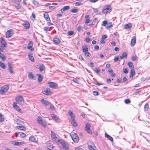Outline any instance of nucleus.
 I'll use <instances>...</instances> for the list:
<instances>
[{
	"mask_svg": "<svg viewBox=\"0 0 150 150\" xmlns=\"http://www.w3.org/2000/svg\"><path fill=\"white\" fill-rule=\"evenodd\" d=\"M136 38H132L131 42L130 45L132 47L134 46L136 43Z\"/></svg>",
	"mask_w": 150,
	"mask_h": 150,
	"instance_id": "obj_27",
	"label": "nucleus"
},
{
	"mask_svg": "<svg viewBox=\"0 0 150 150\" xmlns=\"http://www.w3.org/2000/svg\"><path fill=\"white\" fill-rule=\"evenodd\" d=\"M82 29V27L79 25L77 28L76 30L78 32H80Z\"/></svg>",
	"mask_w": 150,
	"mask_h": 150,
	"instance_id": "obj_52",
	"label": "nucleus"
},
{
	"mask_svg": "<svg viewBox=\"0 0 150 150\" xmlns=\"http://www.w3.org/2000/svg\"><path fill=\"white\" fill-rule=\"evenodd\" d=\"M14 144H13L14 145L16 146H19L21 145H22L24 143L22 142H14Z\"/></svg>",
	"mask_w": 150,
	"mask_h": 150,
	"instance_id": "obj_41",
	"label": "nucleus"
},
{
	"mask_svg": "<svg viewBox=\"0 0 150 150\" xmlns=\"http://www.w3.org/2000/svg\"><path fill=\"white\" fill-rule=\"evenodd\" d=\"M17 128L20 130H24L26 129L25 127L23 126H17Z\"/></svg>",
	"mask_w": 150,
	"mask_h": 150,
	"instance_id": "obj_40",
	"label": "nucleus"
},
{
	"mask_svg": "<svg viewBox=\"0 0 150 150\" xmlns=\"http://www.w3.org/2000/svg\"><path fill=\"white\" fill-rule=\"evenodd\" d=\"M88 148L90 150H98V149L95 146H93V147H89Z\"/></svg>",
	"mask_w": 150,
	"mask_h": 150,
	"instance_id": "obj_49",
	"label": "nucleus"
},
{
	"mask_svg": "<svg viewBox=\"0 0 150 150\" xmlns=\"http://www.w3.org/2000/svg\"><path fill=\"white\" fill-rule=\"evenodd\" d=\"M135 70L134 68L131 69L130 70V78H132L133 76L135 74Z\"/></svg>",
	"mask_w": 150,
	"mask_h": 150,
	"instance_id": "obj_23",
	"label": "nucleus"
},
{
	"mask_svg": "<svg viewBox=\"0 0 150 150\" xmlns=\"http://www.w3.org/2000/svg\"><path fill=\"white\" fill-rule=\"evenodd\" d=\"M127 65L129 67L130 69L134 68L133 64L132 62H129L128 63Z\"/></svg>",
	"mask_w": 150,
	"mask_h": 150,
	"instance_id": "obj_42",
	"label": "nucleus"
},
{
	"mask_svg": "<svg viewBox=\"0 0 150 150\" xmlns=\"http://www.w3.org/2000/svg\"><path fill=\"white\" fill-rule=\"evenodd\" d=\"M127 54L125 52H123L122 54V55L120 56V58L121 59H122L124 58H127Z\"/></svg>",
	"mask_w": 150,
	"mask_h": 150,
	"instance_id": "obj_34",
	"label": "nucleus"
},
{
	"mask_svg": "<svg viewBox=\"0 0 150 150\" xmlns=\"http://www.w3.org/2000/svg\"><path fill=\"white\" fill-rule=\"evenodd\" d=\"M4 120V118L3 117V115L0 114V122H3Z\"/></svg>",
	"mask_w": 150,
	"mask_h": 150,
	"instance_id": "obj_46",
	"label": "nucleus"
},
{
	"mask_svg": "<svg viewBox=\"0 0 150 150\" xmlns=\"http://www.w3.org/2000/svg\"><path fill=\"white\" fill-rule=\"evenodd\" d=\"M0 58L3 61H4L6 59V57L0 52Z\"/></svg>",
	"mask_w": 150,
	"mask_h": 150,
	"instance_id": "obj_33",
	"label": "nucleus"
},
{
	"mask_svg": "<svg viewBox=\"0 0 150 150\" xmlns=\"http://www.w3.org/2000/svg\"><path fill=\"white\" fill-rule=\"evenodd\" d=\"M51 137L52 139L54 140L55 142L59 141L57 137L56 136L55 134L53 132H51Z\"/></svg>",
	"mask_w": 150,
	"mask_h": 150,
	"instance_id": "obj_15",
	"label": "nucleus"
},
{
	"mask_svg": "<svg viewBox=\"0 0 150 150\" xmlns=\"http://www.w3.org/2000/svg\"><path fill=\"white\" fill-rule=\"evenodd\" d=\"M37 76L38 77V82H40L42 81L43 79L42 76L40 74H37Z\"/></svg>",
	"mask_w": 150,
	"mask_h": 150,
	"instance_id": "obj_26",
	"label": "nucleus"
},
{
	"mask_svg": "<svg viewBox=\"0 0 150 150\" xmlns=\"http://www.w3.org/2000/svg\"><path fill=\"white\" fill-rule=\"evenodd\" d=\"M41 102L45 105H47L49 104L50 103L47 101L43 99L41 100Z\"/></svg>",
	"mask_w": 150,
	"mask_h": 150,
	"instance_id": "obj_25",
	"label": "nucleus"
},
{
	"mask_svg": "<svg viewBox=\"0 0 150 150\" xmlns=\"http://www.w3.org/2000/svg\"><path fill=\"white\" fill-rule=\"evenodd\" d=\"M9 86L8 85H5L2 87L0 90V93L3 94L7 92L9 88Z\"/></svg>",
	"mask_w": 150,
	"mask_h": 150,
	"instance_id": "obj_6",
	"label": "nucleus"
},
{
	"mask_svg": "<svg viewBox=\"0 0 150 150\" xmlns=\"http://www.w3.org/2000/svg\"><path fill=\"white\" fill-rule=\"evenodd\" d=\"M60 142L62 145L64 149L67 150L69 149V145L66 142L64 141L61 140Z\"/></svg>",
	"mask_w": 150,
	"mask_h": 150,
	"instance_id": "obj_10",
	"label": "nucleus"
},
{
	"mask_svg": "<svg viewBox=\"0 0 150 150\" xmlns=\"http://www.w3.org/2000/svg\"><path fill=\"white\" fill-rule=\"evenodd\" d=\"M20 136L21 137H24L26 136L25 134L23 132H19L17 134L16 136Z\"/></svg>",
	"mask_w": 150,
	"mask_h": 150,
	"instance_id": "obj_24",
	"label": "nucleus"
},
{
	"mask_svg": "<svg viewBox=\"0 0 150 150\" xmlns=\"http://www.w3.org/2000/svg\"><path fill=\"white\" fill-rule=\"evenodd\" d=\"M44 17L47 21H51L50 18L49 17L48 12H45L44 14Z\"/></svg>",
	"mask_w": 150,
	"mask_h": 150,
	"instance_id": "obj_16",
	"label": "nucleus"
},
{
	"mask_svg": "<svg viewBox=\"0 0 150 150\" xmlns=\"http://www.w3.org/2000/svg\"><path fill=\"white\" fill-rule=\"evenodd\" d=\"M51 117L55 121L57 122H60V119L59 117H57L56 115H55L51 114Z\"/></svg>",
	"mask_w": 150,
	"mask_h": 150,
	"instance_id": "obj_17",
	"label": "nucleus"
},
{
	"mask_svg": "<svg viewBox=\"0 0 150 150\" xmlns=\"http://www.w3.org/2000/svg\"><path fill=\"white\" fill-rule=\"evenodd\" d=\"M0 66L3 69L6 68V65L5 64L1 61H0Z\"/></svg>",
	"mask_w": 150,
	"mask_h": 150,
	"instance_id": "obj_44",
	"label": "nucleus"
},
{
	"mask_svg": "<svg viewBox=\"0 0 150 150\" xmlns=\"http://www.w3.org/2000/svg\"><path fill=\"white\" fill-rule=\"evenodd\" d=\"M132 26V24L131 23H129L125 25L124 26V28L125 29L128 30L131 28Z\"/></svg>",
	"mask_w": 150,
	"mask_h": 150,
	"instance_id": "obj_20",
	"label": "nucleus"
},
{
	"mask_svg": "<svg viewBox=\"0 0 150 150\" xmlns=\"http://www.w3.org/2000/svg\"><path fill=\"white\" fill-rule=\"evenodd\" d=\"M8 66L9 72L11 74L13 73V67L11 63L8 62Z\"/></svg>",
	"mask_w": 150,
	"mask_h": 150,
	"instance_id": "obj_19",
	"label": "nucleus"
},
{
	"mask_svg": "<svg viewBox=\"0 0 150 150\" xmlns=\"http://www.w3.org/2000/svg\"><path fill=\"white\" fill-rule=\"evenodd\" d=\"M35 15L34 13H32L30 18L33 21H34L35 19Z\"/></svg>",
	"mask_w": 150,
	"mask_h": 150,
	"instance_id": "obj_38",
	"label": "nucleus"
},
{
	"mask_svg": "<svg viewBox=\"0 0 150 150\" xmlns=\"http://www.w3.org/2000/svg\"><path fill=\"white\" fill-rule=\"evenodd\" d=\"M123 80L124 82H125V81H128L127 79L125 76L123 77Z\"/></svg>",
	"mask_w": 150,
	"mask_h": 150,
	"instance_id": "obj_63",
	"label": "nucleus"
},
{
	"mask_svg": "<svg viewBox=\"0 0 150 150\" xmlns=\"http://www.w3.org/2000/svg\"><path fill=\"white\" fill-rule=\"evenodd\" d=\"M87 144L88 145V148L91 147H93V146H95L94 143L91 141H88Z\"/></svg>",
	"mask_w": 150,
	"mask_h": 150,
	"instance_id": "obj_35",
	"label": "nucleus"
},
{
	"mask_svg": "<svg viewBox=\"0 0 150 150\" xmlns=\"http://www.w3.org/2000/svg\"><path fill=\"white\" fill-rule=\"evenodd\" d=\"M53 41L56 44H59L60 42V40L58 38H53Z\"/></svg>",
	"mask_w": 150,
	"mask_h": 150,
	"instance_id": "obj_28",
	"label": "nucleus"
},
{
	"mask_svg": "<svg viewBox=\"0 0 150 150\" xmlns=\"http://www.w3.org/2000/svg\"><path fill=\"white\" fill-rule=\"evenodd\" d=\"M74 34V32L73 31H69L68 32V34L69 35H71Z\"/></svg>",
	"mask_w": 150,
	"mask_h": 150,
	"instance_id": "obj_54",
	"label": "nucleus"
},
{
	"mask_svg": "<svg viewBox=\"0 0 150 150\" xmlns=\"http://www.w3.org/2000/svg\"><path fill=\"white\" fill-rule=\"evenodd\" d=\"M71 137L75 143H78L79 141V138L78 135L73 132H71L70 134Z\"/></svg>",
	"mask_w": 150,
	"mask_h": 150,
	"instance_id": "obj_1",
	"label": "nucleus"
},
{
	"mask_svg": "<svg viewBox=\"0 0 150 150\" xmlns=\"http://www.w3.org/2000/svg\"><path fill=\"white\" fill-rule=\"evenodd\" d=\"M55 7L54 6H51L49 7V8L50 10H53L55 9Z\"/></svg>",
	"mask_w": 150,
	"mask_h": 150,
	"instance_id": "obj_64",
	"label": "nucleus"
},
{
	"mask_svg": "<svg viewBox=\"0 0 150 150\" xmlns=\"http://www.w3.org/2000/svg\"><path fill=\"white\" fill-rule=\"evenodd\" d=\"M33 45V42L30 41L28 45L27 48L29 50H31V51H33L34 50V48L32 47Z\"/></svg>",
	"mask_w": 150,
	"mask_h": 150,
	"instance_id": "obj_18",
	"label": "nucleus"
},
{
	"mask_svg": "<svg viewBox=\"0 0 150 150\" xmlns=\"http://www.w3.org/2000/svg\"><path fill=\"white\" fill-rule=\"evenodd\" d=\"M144 108L145 111H147L149 109V104L146 103L144 105Z\"/></svg>",
	"mask_w": 150,
	"mask_h": 150,
	"instance_id": "obj_48",
	"label": "nucleus"
},
{
	"mask_svg": "<svg viewBox=\"0 0 150 150\" xmlns=\"http://www.w3.org/2000/svg\"><path fill=\"white\" fill-rule=\"evenodd\" d=\"M70 8V6H64L63 7L61 10V11L62 13H64L65 11L68 10Z\"/></svg>",
	"mask_w": 150,
	"mask_h": 150,
	"instance_id": "obj_22",
	"label": "nucleus"
},
{
	"mask_svg": "<svg viewBox=\"0 0 150 150\" xmlns=\"http://www.w3.org/2000/svg\"><path fill=\"white\" fill-rule=\"evenodd\" d=\"M83 4L80 2H77L76 3H75V6H79L80 5H83Z\"/></svg>",
	"mask_w": 150,
	"mask_h": 150,
	"instance_id": "obj_53",
	"label": "nucleus"
},
{
	"mask_svg": "<svg viewBox=\"0 0 150 150\" xmlns=\"http://www.w3.org/2000/svg\"><path fill=\"white\" fill-rule=\"evenodd\" d=\"M102 25L105 26L107 29H109L113 26L112 23L108 22L107 21H103Z\"/></svg>",
	"mask_w": 150,
	"mask_h": 150,
	"instance_id": "obj_2",
	"label": "nucleus"
},
{
	"mask_svg": "<svg viewBox=\"0 0 150 150\" xmlns=\"http://www.w3.org/2000/svg\"><path fill=\"white\" fill-rule=\"evenodd\" d=\"M131 102L130 100L129 99H125V102L127 104L130 103Z\"/></svg>",
	"mask_w": 150,
	"mask_h": 150,
	"instance_id": "obj_55",
	"label": "nucleus"
},
{
	"mask_svg": "<svg viewBox=\"0 0 150 150\" xmlns=\"http://www.w3.org/2000/svg\"><path fill=\"white\" fill-rule=\"evenodd\" d=\"M50 28L51 27H45L44 28L43 30L45 31H50Z\"/></svg>",
	"mask_w": 150,
	"mask_h": 150,
	"instance_id": "obj_45",
	"label": "nucleus"
},
{
	"mask_svg": "<svg viewBox=\"0 0 150 150\" xmlns=\"http://www.w3.org/2000/svg\"><path fill=\"white\" fill-rule=\"evenodd\" d=\"M17 103L16 102H14L13 104V108L18 112L21 113H23L22 111L21 110L20 107L17 105Z\"/></svg>",
	"mask_w": 150,
	"mask_h": 150,
	"instance_id": "obj_8",
	"label": "nucleus"
},
{
	"mask_svg": "<svg viewBox=\"0 0 150 150\" xmlns=\"http://www.w3.org/2000/svg\"><path fill=\"white\" fill-rule=\"evenodd\" d=\"M0 42L1 47L2 48H4V49L7 45V43L6 41L4 40V38H1Z\"/></svg>",
	"mask_w": 150,
	"mask_h": 150,
	"instance_id": "obj_11",
	"label": "nucleus"
},
{
	"mask_svg": "<svg viewBox=\"0 0 150 150\" xmlns=\"http://www.w3.org/2000/svg\"><path fill=\"white\" fill-rule=\"evenodd\" d=\"M28 77L30 79H34V76L32 74L31 72H29V73Z\"/></svg>",
	"mask_w": 150,
	"mask_h": 150,
	"instance_id": "obj_36",
	"label": "nucleus"
},
{
	"mask_svg": "<svg viewBox=\"0 0 150 150\" xmlns=\"http://www.w3.org/2000/svg\"><path fill=\"white\" fill-rule=\"evenodd\" d=\"M23 25L25 29H28L30 28V24L27 21H25Z\"/></svg>",
	"mask_w": 150,
	"mask_h": 150,
	"instance_id": "obj_14",
	"label": "nucleus"
},
{
	"mask_svg": "<svg viewBox=\"0 0 150 150\" xmlns=\"http://www.w3.org/2000/svg\"><path fill=\"white\" fill-rule=\"evenodd\" d=\"M72 121H71V124L74 127H76L77 126V124L75 122L74 118L73 119H71Z\"/></svg>",
	"mask_w": 150,
	"mask_h": 150,
	"instance_id": "obj_39",
	"label": "nucleus"
},
{
	"mask_svg": "<svg viewBox=\"0 0 150 150\" xmlns=\"http://www.w3.org/2000/svg\"><path fill=\"white\" fill-rule=\"evenodd\" d=\"M14 34V32L13 29H10L7 31L6 33V38H10L13 36Z\"/></svg>",
	"mask_w": 150,
	"mask_h": 150,
	"instance_id": "obj_7",
	"label": "nucleus"
},
{
	"mask_svg": "<svg viewBox=\"0 0 150 150\" xmlns=\"http://www.w3.org/2000/svg\"><path fill=\"white\" fill-rule=\"evenodd\" d=\"M93 95L95 96H97L98 95L99 93L97 91H94L93 92Z\"/></svg>",
	"mask_w": 150,
	"mask_h": 150,
	"instance_id": "obj_60",
	"label": "nucleus"
},
{
	"mask_svg": "<svg viewBox=\"0 0 150 150\" xmlns=\"http://www.w3.org/2000/svg\"><path fill=\"white\" fill-rule=\"evenodd\" d=\"M119 60V57L118 56L116 57L114 59V61L115 62H117Z\"/></svg>",
	"mask_w": 150,
	"mask_h": 150,
	"instance_id": "obj_62",
	"label": "nucleus"
},
{
	"mask_svg": "<svg viewBox=\"0 0 150 150\" xmlns=\"http://www.w3.org/2000/svg\"><path fill=\"white\" fill-rule=\"evenodd\" d=\"M15 7L17 9H20L21 8V6L20 4V3L17 4V5H16Z\"/></svg>",
	"mask_w": 150,
	"mask_h": 150,
	"instance_id": "obj_58",
	"label": "nucleus"
},
{
	"mask_svg": "<svg viewBox=\"0 0 150 150\" xmlns=\"http://www.w3.org/2000/svg\"><path fill=\"white\" fill-rule=\"evenodd\" d=\"M49 108L52 110H55V108L53 106V105H51L50 107V108Z\"/></svg>",
	"mask_w": 150,
	"mask_h": 150,
	"instance_id": "obj_61",
	"label": "nucleus"
},
{
	"mask_svg": "<svg viewBox=\"0 0 150 150\" xmlns=\"http://www.w3.org/2000/svg\"><path fill=\"white\" fill-rule=\"evenodd\" d=\"M92 21V20L89 19H86L85 21V23L86 24H88L89 23H91Z\"/></svg>",
	"mask_w": 150,
	"mask_h": 150,
	"instance_id": "obj_51",
	"label": "nucleus"
},
{
	"mask_svg": "<svg viewBox=\"0 0 150 150\" xmlns=\"http://www.w3.org/2000/svg\"><path fill=\"white\" fill-rule=\"evenodd\" d=\"M28 58L31 61H32V62H34V57L32 56L30 54H28Z\"/></svg>",
	"mask_w": 150,
	"mask_h": 150,
	"instance_id": "obj_43",
	"label": "nucleus"
},
{
	"mask_svg": "<svg viewBox=\"0 0 150 150\" xmlns=\"http://www.w3.org/2000/svg\"><path fill=\"white\" fill-rule=\"evenodd\" d=\"M82 49L83 51L85 53L88 51V49L87 46L85 45L83 46L82 47Z\"/></svg>",
	"mask_w": 150,
	"mask_h": 150,
	"instance_id": "obj_32",
	"label": "nucleus"
},
{
	"mask_svg": "<svg viewBox=\"0 0 150 150\" xmlns=\"http://www.w3.org/2000/svg\"><path fill=\"white\" fill-rule=\"evenodd\" d=\"M93 12L94 13H97L98 12V8H93Z\"/></svg>",
	"mask_w": 150,
	"mask_h": 150,
	"instance_id": "obj_59",
	"label": "nucleus"
},
{
	"mask_svg": "<svg viewBox=\"0 0 150 150\" xmlns=\"http://www.w3.org/2000/svg\"><path fill=\"white\" fill-rule=\"evenodd\" d=\"M86 126L85 127V129L86 130L87 132L89 134H91L92 133V131L90 129L91 127V125L90 124L87 122L85 123Z\"/></svg>",
	"mask_w": 150,
	"mask_h": 150,
	"instance_id": "obj_9",
	"label": "nucleus"
},
{
	"mask_svg": "<svg viewBox=\"0 0 150 150\" xmlns=\"http://www.w3.org/2000/svg\"><path fill=\"white\" fill-rule=\"evenodd\" d=\"M105 137L108 138L109 140H110L111 142L113 141V138L107 134L106 132L105 133Z\"/></svg>",
	"mask_w": 150,
	"mask_h": 150,
	"instance_id": "obj_30",
	"label": "nucleus"
},
{
	"mask_svg": "<svg viewBox=\"0 0 150 150\" xmlns=\"http://www.w3.org/2000/svg\"><path fill=\"white\" fill-rule=\"evenodd\" d=\"M69 115L70 116L71 119H73L74 118V115H73L72 112L71 110H69L68 112Z\"/></svg>",
	"mask_w": 150,
	"mask_h": 150,
	"instance_id": "obj_37",
	"label": "nucleus"
},
{
	"mask_svg": "<svg viewBox=\"0 0 150 150\" xmlns=\"http://www.w3.org/2000/svg\"><path fill=\"white\" fill-rule=\"evenodd\" d=\"M132 60L133 61H135L137 60V58L136 56H133L132 57Z\"/></svg>",
	"mask_w": 150,
	"mask_h": 150,
	"instance_id": "obj_57",
	"label": "nucleus"
},
{
	"mask_svg": "<svg viewBox=\"0 0 150 150\" xmlns=\"http://www.w3.org/2000/svg\"><path fill=\"white\" fill-rule=\"evenodd\" d=\"M112 10L111 6L109 5H106L103 8L102 12L103 13H107L110 12Z\"/></svg>",
	"mask_w": 150,
	"mask_h": 150,
	"instance_id": "obj_4",
	"label": "nucleus"
},
{
	"mask_svg": "<svg viewBox=\"0 0 150 150\" xmlns=\"http://www.w3.org/2000/svg\"><path fill=\"white\" fill-rule=\"evenodd\" d=\"M37 66L38 67H37V68L39 69L40 71L41 72L44 69V65L42 64L40 65L39 67H38V65Z\"/></svg>",
	"mask_w": 150,
	"mask_h": 150,
	"instance_id": "obj_31",
	"label": "nucleus"
},
{
	"mask_svg": "<svg viewBox=\"0 0 150 150\" xmlns=\"http://www.w3.org/2000/svg\"><path fill=\"white\" fill-rule=\"evenodd\" d=\"M79 11L78 9H73L71 10V12L72 13H77Z\"/></svg>",
	"mask_w": 150,
	"mask_h": 150,
	"instance_id": "obj_47",
	"label": "nucleus"
},
{
	"mask_svg": "<svg viewBox=\"0 0 150 150\" xmlns=\"http://www.w3.org/2000/svg\"><path fill=\"white\" fill-rule=\"evenodd\" d=\"M29 140L33 142H37V141L36 140L35 138L33 136H30L29 138Z\"/></svg>",
	"mask_w": 150,
	"mask_h": 150,
	"instance_id": "obj_29",
	"label": "nucleus"
},
{
	"mask_svg": "<svg viewBox=\"0 0 150 150\" xmlns=\"http://www.w3.org/2000/svg\"><path fill=\"white\" fill-rule=\"evenodd\" d=\"M47 84L49 85V86L51 88H55L57 86V84L53 82H48Z\"/></svg>",
	"mask_w": 150,
	"mask_h": 150,
	"instance_id": "obj_12",
	"label": "nucleus"
},
{
	"mask_svg": "<svg viewBox=\"0 0 150 150\" xmlns=\"http://www.w3.org/2000/svg\"><path fill=\"white\" fill-rule=\"evenodd\" d=\"M37 122L39 124L42 125L44 127L46 126V124L44 123L43 121L42 120V117H41L38 116V117L37 119Z\"/></svg>",
	"mask_w": 150,
	"mask_h": 150,
	"instance_id": "obj_13",
	"label": "nucleus"
},
{
	"mask_svg": "<svg viewBox=\"0 0 150 150\" xmlns=\"http://www.w3.org/2000/svg\"><path fill=\"white\" fill-rule=\"evenodd\" d=\"M33 2L35 6H38L39 4L38 2L35 0H33Z\"/></svg>",
	"mask_w": 150,
	"mask_h": 150,
	"instance_id": "obj_56",
	"label": "nucleus"
},
{
	"mask_svg": "<svg viewBox=\"0 0 150 150\" xmlns=\"http://www.w3.org/2000/svg\"><path fill=\"white\" fill-rule=\"evenodd\" d=\"M85 53V55L86 56L88 57H89L91 56V54L88 52H86Z\"/></svg>",
	"mask_w": 150,
	"mask_h": 150,
	"instance_id": "obj_50",
	"label": "nucleus"
},
{
	"mask_svg": "<svg viewBox=\"0 0 150 150\" xmlns=\"http://www.w3.org/2000/svg\"><path fill=\"white\" fill-rule=\"evenodd\" d=\"M16 101L18 103L21 105H23L24 103V100L22 96H17L15 98Z\"/></svg>",
	"mask_w": 150,
	"mask_h": 150,
	"instance_id": "obj_3",
	"label": "nucleus"
},
{
	"mask_svg": "<svg viewBox=\"0 0 150 150\" xmlns=\"http://www.w3.org/2000/svg\"><path fill=\"white\" fill-rule=\"evenodd\" d=\"M42 92L43 94L47 96L50 95L52 94L50 89L48 88H44L42 89Z\"/></svg>",
	"mask_w": 150,
	"mask_h": 150,
	"instance_id": "obj_5",
	"label": "nucleus"
},
{
	"mask_svg": "<svg viewBox=\"0 0 150 150\" xmlns=\"http://www.w3.org/2000/svg\"><path fill=\"white\" fill-rule=\"evenodd\" d=\"M46 145L47 147V149H52L54 147L52 143L49 141L46 143Z\"/></svg>",
	"mask_w": 150,
	"mask_h": 150,
	"instance_id": "obj_21",
	"label": "nucleus"
}]
</instances>
